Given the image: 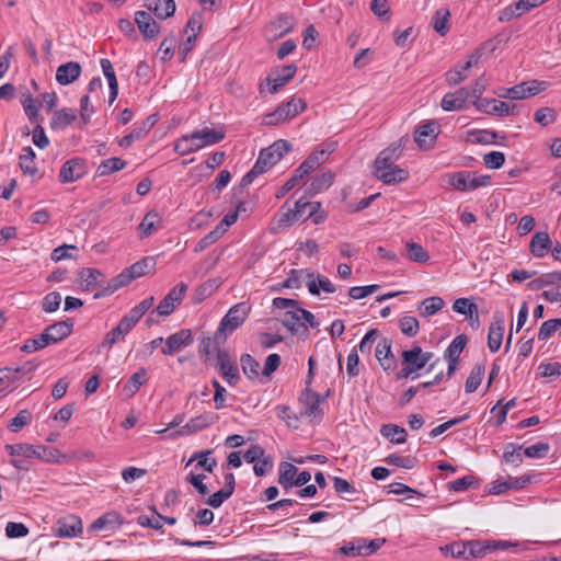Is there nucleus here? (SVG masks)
I'll return each mask as SVG.
<instances>
[{"label":"nucleus","instance_id":"12","mask_svg":"<svg viewBox=\"0 0 561 561\" xmlns=\"http://www.w3.org/2000/svg\"><path fill=\"white\" fill-rule=\"evenodd\" d=\"M194 337L190 329H181L171 334L165 340V345L161 348L163 355H173L181 348L192 345Z\"/></svg>","mask_w":561,"mask_h":561},{"label":"nucleus","instance_id":"39","mask_svg":"<svg viewBox=\"0 0 561 561\" xmlns=\"http://www.w3.org/2000/svg\"><path fill=\"white\" fill-rule=\"evenodd\" d=\"M401 358L402 364L407 365L413 373H416L425 367L424 362L420 356L419 345H414L411 350L403 351Z\"/></svg>","mask_w":561,"mask_h":561},{"label":"nucleus","instance_id":"41","mask_svg":"<svg viewBox=\"0 0 561 561\" xmlns=\"http://www.w3.org/2000/svg\"><path fill=\"white\" fill-rule=\"evenodd\" d=\"M380 433L393 444H403L407 442L408 437L407 431L397 424L382 425Z\"/></svg>","mask_w":561,"mask_h":561},{"label":"nucleus","instance_id":"10","mask_svg":"<svg viewBox=\"0 0 561 561\" xmlns=\"http://www.w3.org/2000/svg\"><path fill=\"white\" fill-rule=\"evenodd\" d=\"M82 520L79 516L69 514L57 519L54 534L59 538H73L82 534Z\"/></svg>","mask_w":561,"mask_h":561},{"label":"nucleus","instance_id":"30","mask_svg":"<svg viewBox=\"0 0 561 561\" xmlns=\"http://www.w3.org/2000/svg\"><path fill=\"white\" fill-rule=\"evenodd\" d=\"M307 276L309 278L307 287L309 293L313 296H319L321 289L330 294L336 290L335 286L331 283V280L321 274L317 275V282L313 279L314 274L312 272L307 271Z\"/></svg>","mask_w":561,"mask_h":561},{"label":"nucleus","instance_id":"59","mask_svg":"<svg viewBox=\"0 0 561 561\" xmlns=\"http://www.w3.org/2000/svg\"><path fill=\"white\" fill-rule=\"evenodd\" d=\"M399 328L404 335H407L409 337H413L419 332L420 323L415 317L405 316L400 319Z\"/></svg>","mask_w":561,"mask_h":561},{"label":"nucleus","instance_id":"37","mask_svg":"<svg viewBox=\"0 0 561 561\" xmlns=\"http://www.w3.org/2000/svg\"><path fill=\"white\" fill-rule=\"evenodd\" d=\"M211 453L213 449H206L194 453L188 459L186 466L197 460L196 468H203L205 471L211 473L217 466V460L215 458H208V456Z\"/></svg>","mask_w":561,"mask_h":561},{"label":"nucleus","instance_id":"1","mask_svg":"<svg viewBox=\"0 0 561 561\" xmlns=\"http://www.w3.org/2000/svg\"><path fill=\"white\" fill-rule=\"evenodd\" d=\"M156 261L151 256L142 257L129 267L124 268L118 275L114 276L105 287L94 294V299L110 296L119 288L127 286L134 279L141 277L153 270Z\"/></svg>","mask_w":561,"mask_h":561},{"label":"nucleus","instance_id":"9","mask_svg":"<svg viewBox=\"0 0 561 561\" xmlns=\"http://www.w3.org/2000/svg\"><path fill=\"white\" fill-rule=\"evenodd\" d=\"M186 290L187 285L184 283H179L174 286L157 306V313L162 317L170 316L174 311L176 305H180L183 300Z\"/></svg>","mask_w":561,"mask_h":561},{"label":"nucleus","instance_id":"56","mask_svg":"<svg viewBox=\"0 0 561 561\" xmlns=\"http://www.w3.org/2000/svg\"><path fill=\"white\" fill-rule=\"evenodd\" d=\"M557 331L561 332V319H549L539 328L538 340L546 341L551 337Z\"/></svg>","mask_w":561,"mask_h":561},{"label":"nucleus","instance_id":"18","mask_svg":"<svg viewBox=\"0 0 561 561\" xmlns=\"http://www.w3.org/2000/svg\"><path fill=\"white\" fill-rule=\"evenodd\" d=\"M402 153L401 144H392L387 147L382 151L379 152L375 160V172H379L385 170L386 168H390L394 162L400 158Z\"/></svg>","mask_w":561,"mask_h":561},{"label":"nucleus","instance_id":"5","mask_svg":"<svg viewBox=\"0 0 561 561\" xmlns=\"http://www.w3.org/2000/svg\"><path fill=\"white\" fill-rule=\"evenodd\" d=\"M329 396L330 390H328L325 394L321 396L320 393L312 391L311 388H305L298 399L299 403L304 405L300 415L321 420L323 417L321 403H323Z\"/></svg>","mask_w":561,"mask_h":561},{"label":"nucleus","instance_id":"49","mask_svg":"<svg viewBox=\"0 0 561 561\" xmlns=\"http://www.w3.org/2000/svg\"><path fill=\"white\" fill-rule=\"evenodd\" d=\"M160 222V216L157 211H148L142 221L139 224L138 229L140 231V238L149 237L156 229V225Z\"/></svg>","mask_w":561,"mask_h":561},{"label":"nucleus","instance_id":"57","mask_svg":"<svg viewBox=\"0 0 561 561\" xmlns=\"http://www.w3.org/2000/svg\"><path fill=\"white\" fill-rule=\"evenodd\" d=\"M147 371L145 368H139L135 374H133L124 386V390L130 392L131 394L136 393L139 388L147 381L146 379Z\"/></svg>","mask_w":561,"mask_h":561},{"label":"nucleus","instance_id":"2","mask_svg":"<svg viewBox=\"0 0 561 561\" xmlns=\"http://www.w3.org/2000/svg\"><path fill=\"white\" fill-rule=\"evenodd\" d=\"M250 310L251 307L247 302H239L228 310L214 334L216 347L225 344L228 336L245 322Z\"/></svg>","mask_w":561,"mask_h":561},{"label":"nucleus","instance_id":"60","mask_svg":"<svg viewBox=\"0 0 561 561\" xmlns=\"http://www.w3.org/2000/svg\"><path fill=\"white\" fill-rule=\"evenodd\" d=\"M534 121L545 127L557 121V112L552 107H540L535 112Z\"/></svg>","mask_w":561,"mask_h":561},{"label":"nucleus","instance_id":"24","mask_svg":"<svg viewBox=\"0 0 561 561\" xmlns=\"http://www.w3.org/2000/svg\"><path fill=\"white\" fill-rule=\"evenodd\" d=\"M298 219L299 218L296 216L293 209L288 207V201H286L280 207V210L276 214L270 230L272 233H277L280 230L289 228L294 221Z\"/></svg>","mask_w":561,"mask_h":561},{"label":"nucleus","instance_id":"21","mask_svg":"<svg viewBox=\"0 0 561 561\" xmlns=\"http://www.w3.org/2000/svg\"><path fill=\"white\" fill-rule=\"evenodd\" d=\"M214 419H217V416H214L210 413H204L198 416L192 417L184 426L178 430L173 435L184 436L197 433L208 427L214 422Z\"/></svg>","mask_w":561,"mask_h":561},{"label":"nucleus","instance_id":"8","mask_svg":"<svg viewBox=\"0 0 561 561\" xmlns=\"http://www.w3.org/2000/svg\"><path fill=\"white\" fill-rule=\"evenodd\" d=\"M88 173L87 160L83 158H72L67 160L60 168L59 181L61 183H71L78 181Z\"/></svg>","mask_w":561,"mask_h":561},{"label":"nucleus","instance_id":"45","mask_svg":"<svg viewBox=\"0 0 561 561\" xmlns=\"http://www.w3.org/2000/svg\"><path fill=\"white\" fill-rule=\"evenodd\" d=\"M469 136L474 137L472 140L474 144L491 145L495 144L499 138L505 139L506 136H500L494 130L489 129H473L468 131Z\"/></svg>","mask_w":561,"mask_h":561},{"label":"nucleus","instance_id":"58","mask_svg":"<svg viewBox=\"0 0 561 561\" xmlns=\"http://www.w3.org/2000/svg\"><path fill=\"white\" fill-rule=\"evenodd\" d=\"M407 253H408V257L411 261L417 262V263H424V262L428 261V259H430V255L424 250V248L421 244L412 242V241L407 243Z\"/></svg>","mask_w":561,"mask_h":561},{"label":"nucleus","instance_id":"54","mask_svg":"<svg viewBox=\"0 0 561 561\" xmlns=\"http://www.w3.org/2000/svg\"><path fill=\"white\" fill-rule=\"evenodd\" d=\"M473 175L470 171H459L450 174L449 184L457 191L468 192L470 178Z\"/></svg>","mask_w":561,"mask_h":561},{"label":"nucleus","instance_id":"35","mask_svg":"<svg viewBox=\"0 0 561 561\" xmlns=\"http://www.w3.org/2000/svg\"><path fill=\"white\" fill-rule=\"evenodd\" d=\"M444 306L445 301L442 297L432 296L421 301L419 305V312L421 317L428 318L442 310Z\"/></svg>","mask_w":561,"mask_h":561},{"label":"nucleus","instance_id":"3","mask_svg":"<svg viewBox=\"0 0 561 561\" xmlns=\"http://www.w3.org/2000/svg\"><path fill=\"white\" fill-rule=\"evenodd\" d=\"M5 450L11 457L37 458L47 462H59V458H65L59 449L42 445L8 444Z\"/></svg>","mask_w":561,"mask_h":561},{"label":"nucleus","instance_id":"7","mask_svg":"<svg viewBox=\"0 0 561 561\" xmlns=\"http://www.w3.org/2000/svg\"><path fill=\"white\" fill-rule=\"evenodd\" d=\"M217 351V366L220 376L232 387L237 386L240 380L239 368L236 362H233L226 350H221L220 346H215Z\"/></svg>","mask_w":561,"mask_h":561},{"label":"nucleus","instance_id":"50","mask_svg":"<svg viewBox=\"0 0 561 561\" xmlns=\"http://www.w3.org/2000/svg\"><path fill=\"white\" fill-rule=\"evenodd\" d=\"M271 28L275 31H280L278 34L275 35V38L285 36L286 34L290 33L294 28L293 16L287 13L279 14L271 23Z\"/></svg>","mask_w":561,"mask_h":561},{"label":"nucleus","instance_id":"42","mask_svg":"<svg viewBox=\"0 0 561 561\" xmlns=\"http://www.w3.org/2000/svg\"><path fill=\"white\" fill-rule=\"evenodd\" d=\"M333 174L329 172H324L321 175H317L312 179L309 187L306 190V195L314 196L319 192L329 188L333 183Z\"/></svg>","mask_w":561,"mask_h":561},{"label":"nucleus","instance_id":"34","mask_svg":"<svg viewBox=\"0 0 561 561\" xmlns=\"http://www.w3.org/2000/svg\"><path fill=\"white\" fill-rule=\"evenodd\" d=\"M53 339L47 333L46 329L36 337L27 339L24 344L21 346V351L24 353H33L39 350L45 348L48 345H51Z\"/></svg>","mask_w":561,"mask_h":561},{"label":"nucleus","instance_id":"36","mask_svg":"<svg viewBox=\"0 0 561 561\" xmlns=\"http://www.w3.org/2000/svg\"><path fill=\"white\" fill-rule=\"evenodd\" d=\"M485 373V363L484 360L481 363H477L471 369L465 385V390L467 393L474 392L479 386L481 385L482 378Z\"/></svg>","mask_w":561,"mask_h":561},{"label":"nucleus","instance_id":"33","mask_svg":"<svg viewBox=\"0 0 561 561\" xmlns=\"http://www.w3.org/2000/svg\"><path fill=\"white\" fill-rule=\"evenodd\" d=\"M529 10L530 8L526 0H518L517 2L510 4L500 11L499 21L508 22L515 18H519Z\"/></svg>","mask_w":561,"mask_h":561},{"label":"nucleus","instance_id":"29","mask_svg":"<svg viewBox=\"0 0 561 561\" xmlns=\"http://www.w3.org/2000/svg\"><path fill=\"white\" fill-rule=\"evenodd\" d=\"M78 276L84 284L85 290H94L95 288H103L102 286L104 275L96 268L83 267L78 272Z\"/></svg>","mask_w":561,"mask_h":561},{"label":"nucleus","instance_id":"40","mask_svg":"<svg viewBox=\"0 0 561 561\" xmlns=\"http://www.w3.org/2000/svg\"><path fill=\"white\" fill-rule=\"evenodd\" d=\"M35 158L36 154L32 147L27 146L22 149V153L19 157V165L24 174L35 175L38 172L34 164Z\"/></svg>","mask_w":561,"mask_h":561},{"label":"nucleus","instance_id":"16","mask_svg":"<svg viewBox=\"0 0 561 561\" xmlns=\"http://www.w3.org/2000/svg\"><path fill=\"white\" fill-rule=\"evenodd\" d=\"M158 122V117L156 114L149 115L146 117L138 126H136L128 135L122 137L118 141L119 147L127 149L129 148L135 140L142 139L150 129Z\"/></svg>","mask_w":561,"mask_h":561},{"label":"nucleus","instance_id":"25","mask_svg":"<svg viewBox=\"0 0 561 561\" xmlns=\"http://www.w3.org/2000/svg\"><path fill=\"white\" fill-rule=\"evenodd\" d=\"M540 91L538 81L530 80L508 88L507 95L511 100H524L537 95Z\"/></svg>","mask_w":561,"mask_h":561},{"label":"nucleus","instance_id":"13","mask_svg":"<svg viewBox=\"0 0 561 561\" xmlns=\"http://www.w3.org/2000/svg\"><path fill=\"white\" fill-rule=\"evenodd\" d=\"M334 151L333 145H328L327 148L316 149L308 158L295 170V174L302 180L310 172L316 170L321 163L324 162V157Z\"/></svg>","mask_w":561,"mask_h":561},{"label":"nucleus","instance_id":"64","mask_svg":"<svg viewBox=\"0 0 561 561\" xmlns=\"http://www.w3.org/2000/svg\"><path fill=\"white\" fill-rule=\"evenodd\" d=\"M492 111L494 112V115L497 116H515L519 114V110L516 104L504 101H496L492 106Z\"/></svg>","mask_w":561,"mask_h":561},{"label":"nucleus","instance_id":"17","mask_svg":"<svg viewBox=\"0 0 561 561\" xmlns=\"http://www.w3.org/2000/svg\"><path fill=\"white\" fill-rule=\"evenodd\" d=\"M504 330L505 322L503 313L501 311H495L488 333V347L491 352L494 353L501 347Z\"/></svg>","mask_w":561,"mask_h":561},{"label":"nucleus","instance_id":"51","mask_svg":"<svg viewBox=\"0 0 561 561\" xmlns=\"http://www.w3.org/2000/svg\"><path fill=\"white\" fill-rule=\"evenodd\" d=\"M450 12L447 9L437 10L432 19L433 28L440 35L449 31Z\"/></svg>","mask_w":561,"mask_h":561},{"label":"nucleus","instance_id":"11","mask_svg":"<svg viewBox=\"0 0 561 561\" xmlns=\"http://www.w3.org/2000/svg\"><path fill=\"white\" fill-rule=\"evenodd\" d=\"M440 133V125L431 121L416 127L414 140L421 149H431Z\"/></svg>","mask_w":561,"mask_h":561},{"label":"nucleus","instance_id":"14","mask_svg":"<svg viewBox=\"0 0 561 561\" xmlns=\"http://www.w3.org/2000/svg\"><path fill=\"white\" fill-rule=\"evenodd\" d=\"M135 22L145 41H152L160 33V24L146 11H137Z\"/></svg>","mask_w":561,"mask_h":561},{"label":"nucleus","instance_id":"23","mask_svg":"<svg viewBox=\"0 0 561 561\" xmlns=\"http://www.w3.org/2000/svg\"><path fill=\"white\" fill-rule=\"evenodd\" d=\"M551 239L547 231H537L533 234L529 251L538 259L543 257L551 249Z\"/></svg>","mask_w":561,"mask_h":561},{"label":"nucleus","instance_id":"19","mask_svg":"<svg viewBox=\"0 0 561 561\" xmlns=\"http://www.w3.org/2000/svg\"><path fill=\"white\" fill-rule=\"evenodd\" d=\"M470 92L468 88H460L453 93H446L442 99L444 111H459L466 106Z\"/></svg>","mask_w":561,"mask_h":561},{"label":"nucleus","instance_id":"61","mask_svg":"<svg viewBox=\"0 0 561 561\" xmlns=\"http://www.w3.org/2000/svg\"><path fill=\"white\" fill-rule=\"evenodd\" d=\"M32 419V414L28 410L24 409L21 410L8 424V428L16 433L20 430H22L24 426H26Z\"/></svg>","mask_w":561,"mask_h":561},{"label":"nucleus","instance_id":"28","mask_svg":"<svg viewBox=\"0 0 561 561\" xmlns=\"http://www.w3.org/2000/svg\"><path fill=\"white\" fill-rule=\"evenodd\" d=\"M73 324L75 323L72 319H67L65 321L55 322L45 329L49 336L53 339L51 343L56 344L72 333Z\"/></svg>","mask_w":561,"mask_h":561},{"label":"nucleus","instance_id":"32","mask_svg":"<svg viewBox=\"0 0 561 561\" xmlns=\"http://www.w3.org/2000/svg\"><path fill=\"white\" fill-rule=\"evenodd\" d=\"M222 285L221 277H215L207 279L203 284H201L194 293L193 301L202 302L208 297H210L220 286Z\"/></svg>","mask_w":561,"mask_h":561},{"label":"nucleus","instance_id":"55","mask_svg":"<svg viewBox=\"0 0 561 561\" xmlns=\"http://www.w3.org/2000/svg\"><path fill=\"white\" fill-rule=\"evenodd\" d=\"M119 519H121V515L118 513H116V512H108V513L100 516L99 518H96L89 526V530L90 531H98V530H101V529L105 528L107 525H111V524H118V525H121L122 522Z\"/></svg>","mask_w":561,"mask_h":561},{"label":"nucleus","instance_id":"15","mask_svg":"<svg viewBox=\"0 0 561 561\" xmlns=\"http://www.w3.org/2000/svg\"><path fill=\"white\" fill-rule=\"evenodd\" d=\"M282 75L278 73V70L273 71L270 76L266 77L265 81L267 85H270V93L275 94L278 92L284 85H286L295 76L297 71V66L295 64L285 65L280 68Z\"/></svg>","mask_w":561,"mask_h":561},{"label":"nucleus","instance_id":"27","mask_svg":"<svg viewBox=\"0 0 561 561\" xmlns=\"http://www.w3.org/2000/svg\"><path fill=\"white\" fill-rule=\"evenodd\" d=\"M375 175L385 184L390 185L405 181L409 178V171L400 168L397 164H392L390 168L375 172Z\"/></svg>","mask_w":561,"mask_h":561},{"label":"nucleus","instance_id":"26","mask_svg":"<svg viewBox=\"0 0 561 561\" xmlns=\"http://www.w3.org/2000/svg\"><path fill=\"white\" fill-rule=\"evenodd\" d=\"M145 7L160 20L173 16L176 9L174 0H146Z\"/></svg>","mask_w":561,"mask_h":561},{"label":"nucleus","instance_id":"63","mask_svg":"<svg viewBox=\"0 0 561 561\" xmlns=\"http://www.w3.org/2000/svg\"><path fill=\"white\" fill-rule=\"evenodd\" d=\"M522 448V446L516 445L514 443L506 444L503 453V459L506 462H512L515 463L516 466L520 465L523 461L522 455L519 453Z\"/></svg>","mask_w":561,"mask_h":561},{"label":"nucleus","instance_id":"46","mask_svg":"<svg viewBox=\"0 0 561 561\" xmlns=\"http://www.w3.org/2000/svg\"><path fill=\"white\" fill-rule=\"evenodd\" d=\"M240 363L243 374L251 380L260 376V363L250 354H242Z\"/></svg>","mask_w":561,"mask_h":561},{"label":"nucleus","instance_id":"47","mask_svg":"<svg viewBox=\"0 0 561 561\" xmlns=\"http://www.w3.org/2000/svg\"><path fill=\"white\" fill-rule=\"evenodd\" d=\"M149 510L153 513V516L149 517L147 515H139L136 518L137 524L141 527H147L154 530H162V515L159 514L156 506H150Z\"/></svg>","mask_w":561,"mask_h":561},{"label":"nucleus","instance_id":"38","mask_svg":"<svg viewBox=\"0 0 561 561\" xmlns=\"http://www.w3.org/2000/svg\"><path fill=\"white\" fill-rule=\"evenodd\" d=\"M77 119V115L69 108L55 111L50 121L51 129H64Z\"/></svg>","mask_w":561,"mask_h":561},{"label":"nucleus","instance_id":"62","mask_svg":"<svg viewBox=\"0 0 561 561\" xmlns=\"http://www.w3.org/2000/svg\"><path fill=\"white\" fill-rule=\"evenodd\" d=\"M283 324L294 335L298 334L299 329L301 327H304L300 323V316L298 314L297 310H295V311H290V310L286 311L284 313Z\"/></svg>","mask_w":561,"mask_h":561},{"label":"nucleus","instance_id":"31","mask_svg":"<svg viewBox=\"0 0 561 561\" xmlns=\"http://www.w3.org/2000/svg\"><path fill=\"white\" fill-rule=\"evenodd\" d=\"M192 137L194 139H197L198 145H201V149H202L205 146L215 145V144L220 142L225 138V131L204 128L202 130L193 131Z\"/></svg>","mask_w":561,"mask_h":561},{"label":"nucleus","instance_id":"22","mask_svg":"<svg viewBox=\"0 0 561 561\" xmlns=\"http://www.w3.org/2000/svg\"><path fill=\"white\" fill-rule=\"evenodd\" d=\"M391 340L382 337L375 350V356L385 370L396 367V359L391 351Z\"/></svg>","mask_w":561,"mask_h":561},{"label":"nucleus","instance_id":"52","mask_svg":"<svg viewBox=\"0 0 561 561\" xmlns=\"http://www.w3.org/2000/svg\"><path fill=\"white\" fill-rule=\"evenodd\" d=\"M225 232L226 228H221V226H216L211 231H209L196 243L194 252L204 251L205 249L214 244L217 240H219Z\"/></svg>","mask_w":561,"mask_h":561},{"label":"nucleus","instance_id":"44","mask_svg":"<svg viewBox=\"0 0 561 561\" xmlns=\"http://www.w3.org/2000/svg\"><path fill=\"white\" fill-rule=\"evenodd\" d=\"M466 560L482 558L488 551H491V543L488 541L469 540L466 541Z\"/></svg>","mask_w":561,"mask_h":561},{"label":"nucleus","instance_id":"48","mask_svg":"<svg viewBox=\"0 0 561 561\" xmlns=\"http://www.w3.org/2000/svg\"><path fill=\"white\" fill-rule=\"evenodd\" d=\"M201 149V145H198L197 139L192 137V134L182 136L174 146V150L181 154L185 156L192 152H195Z\"/></svg>","mask_w":561,"mask_h":561},{"label":"nucleus","instance_id":"20","mask_svg":"<svg viewBox=\"0 0 561 561\" xmlns=\"http://www.w3.org/2000/svg\"><path fill=\"white\" fill-rule=\"evenodd\" d=\"M81 65L77 61H68L60 65L56 70V81L61 85L75 82L81 75Z\"/></svg>","mask_w":561,"mask_h":561},{"label":"nucleus","instance_id":"43","mask_svg":"<svg viewBox=\"0 0 561 561\" xmlns=\"http://www.w3.org/2000/svg\"><path fill=\"white\" fill-rule=\"evenodd\" d=\"M127 162L121 158L112 157L103 160L98 167V176L110 175L114 172L121 171L126 167Z\"/></svg>","mask_w":561,"mask_h":561},{"label":"nucleus","instance_id":"4","mask_svg":"<svg viewBox=\"0 0 561 561\" xmlns=\"http://www.w3.org/2000/svg\"><path fill=\"white\" fill-rule=\"evenodd\" d=\"M306 108L307 103L304 99L291 98L289 101L280 103L274 112L268 113L264 123L270 126L282 124L302 113Z\"/></svg>","mask_w":561,"mask_h":561},{"label":"nucleus","instance_id":"53","mask_svg":"<svg viewBox=\"0 0 561 561\" xmlns=\"http://www.w3.org/2000/svg\"><path fill=\"white\" fill-rule=\"evenodd\" d=\"M468 343V337L465 334L457 335L444 352L445 358L459 359L461 352Z\"/></svg>","mask_w":561,"mask_h":561},{"label":"nucleus","instance_id":"6","mask_svg":"<svg viewBox=\"0 0 561 561\" xmlns=\"http://www.w3.org/2000/svg\"><path fill=\"white\" fill-rule=\"evenodd\" d=\"M277 162L278 160H276L273 152L268 151L267 148L261 149L252 169L242 176L240 186L245 187L250 185L259 175L268 171Z\"/></svg>","mask_w":561,"mask_h":561}]
</instances>
